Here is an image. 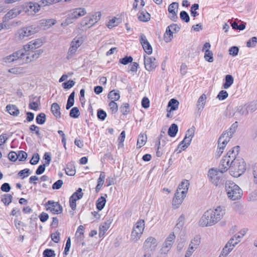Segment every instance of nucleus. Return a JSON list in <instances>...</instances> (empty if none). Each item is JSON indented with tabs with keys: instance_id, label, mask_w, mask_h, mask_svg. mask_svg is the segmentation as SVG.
Returning a JSON list of instances; mask_svg holds the SVG:
<instances>
[{
	"instance_id": "nucleus-54",
	"label": "nucleus",
	"mask_w": 257,
	"mask_h": 257,
	"mask_svg": "<svg viewBox=\"0 0 257 257\" xmlns=\"http://www.w3.org/2000/svg\"><path fill=\"white\" fill-rule=\"evenodd\" d=\"M232 250V249L230 246H229L228 245L226 244L225 246L223 248L221 253L220 255L225 257L227 255L230 253V252Z\"/></svg>"
},
{
	"instance_id": "nucleus-24",
	"label": "nucleus",
	"mask_w": 257,
	"mask_h": 257,
	"mask_svg": "<svg viewBox=\"0 0 257 257\" xmlns=\"http://www.w3.org/2000/svg\"><path fill=\"white\" fill-rule=\"evenodd\" d=\"M231 138H230V137L226 135L225 133H222L218 140V147H220L221 148L224 149Z\"/></svg>"
},
{
	"instance_id": "nucleus-55",
	"label": "nucleus",
	"mask_w": 257,
	"mask_h": 257,
	"mask_svg": "<svg viewBox=\"0 0 257 257\" xmlns=\"http://www.w3.org/2000/svg\"><path fill=\"white\" fill-rule=\"evenodd\" d=\"M133 60L132 56H125L124 58L120 59L119 62L123 65H127L129 63H131Z\"/></svg>"
},
{
	"instance_id": "nucleus-17",
	"label": "nucleus",
	"mask_w": 257,
	"mask_h": 257,
	"mask_svg": "<svg viewBox=\"0 0 257 257\" xmlns=\"http://www.w3.org/2000/svg\"><path fill=\"white\" fill-rule=\"evenodd\" d=\"M186 194H182V191L177 189L173 200L172 205L175 209L178 208L182 204Z\"/></svg>"
},
{
	"instance_id": "nucleus-14",
	"label": "nucleus",
	"mask_w": 257,
	"mask_h": 257,
	"mask_svg": "<svg viewBox=\"0 0 257 257\" xmlns=\"http://www.w3.org/2000/svg\"><path fill=\"white\" fill-rule=\"evenodd\" d=\"M157 246L156 239L153 237H148L145 241L144 244V248L147 252L150 253V251L155 250Z\"/></svg>"
},
{
	"instance_id": "nucleus-39",
	"label": "nucleus",
	"mask_w": 257,
	"mask_h": 257,
	"mask_svg": "<svg viewBox=\"0 0 257 257\" xmlns=\"http://www.w3.org/2000/svg\"><path fill=\"white\" fill-rule=\"evenodd\" d=\"M1 201L6 205H8L12 202L13 199V196L10 194H6L2 195Z\"/></svg>"
},
{
	"instance_id": "nucleus-21",
	"label": "nucleus",
	"mask_w": 257,
	"mask_h": 257,
	"mask_svg": "<svg viewBox=\"0 0 257 257\" xmlns=\"http://www.w3.org/2000/svg\"><path fill=\"white\" fill-rule=\"evenodd\" d=\"M41 6L39 3L36 2H28L26 4V12H31L36 14L38 13L40 10Z\"/></svg>"
},
{
	"instance_id": "nucleus-52",
	"label": "nucleus",
	"mask_w": 257,
	"mask_h": 257,
	"mask_svg": "<svg viewBox=\"0 0 257 257\" xmlns=\"http://www.w3.org/2000/svg\"><path fill=\"white\" fill-rule=\"evenodd\" d=\"M118 19L116 17H113L112 19L110 20L107 24V26L108 28L111 29L114 27H115L118 25V23L116 21H118Z\"/></svg>"
},
{
	"instance_id": "nucleus-33",
	"label": "nucleus",
	"mask_w": 257,
	"mask_h": 257,
	"mask_svg": "<svg viewBox=\"0 0 257 257\" xmlns=\"http://www.w3.org/2000/svg\"><path fill=\"white\" fill-rule=\"evenodd\" d=\"M6 108L7 110L11 115L17 116L20 113L19 109L15 105H8L6 107Z\"/></svg>"
},
{
	"instance_id": "nucleus-31",
	"label": "nucleus",
	"mask_w": 257,
	"mask_h": 257,
	"mask_svg": "<svg viewBox=\"0 0 257 257\" xmlns=\"http://www.w3.org/2000/svg\"><path fill=\"white\" fill-rule=\"evenodd\" d=\"M234 79L232 75L227 74L225 77V82L222 85L224 89H228L233 83Z\"/></svg>"
},
{
	"instance_id": "nucleus-18",
	"label": "nucleus",
	"mask_w": 257,
	"mask_h": 257,
	"mask_svg": "<svg viewBox=\"0 0 257 257\" xmlns=\"http://www.w3.org/2000/svg\"><path fill=\"white\" fill-rule=\"evenodd\" d=\"M21 13V10L19 8H15L9 11L3 17V23L7 22L10 20L16 18Z\"/></svg>"
},
{
	"instance_id": "nucleus-46",
	"label": "nucleus",
	"mask_w": 257,
	"mask_h": 257,
	"mask_svg": "<svg viewBox=\"0 0 257 257\" xmlns=\"http://www.w3.org/2000/svg\"><path fill=\"white\" fill-rule=\"evenodd\" d=\"M204 59L209 62H212L214 60L213 53L208 49L206 50L205 51Z\"/></svg>"
},
{
	"instance_id": "nucleus-63",
	"label": "nucleus",
	"mask_w": 257,
	"mask_h": 257,
	"mask_svg": "<svg viewBox=\"0 0 257 257\" xmlns=\"http://www.w3.org/2000/svg\"><path fill=\"white\" fill-rule=\"evenodd\" d=\"M52 240L55 243H58L60 241V233L58 231L52 233L51 234Z\"/></svg>"
},
{
	"instance_id": "nucleus-35",
	"label": "nucleus",
	"mask_w": 257,
	"mask_h": 257,
	"mask_svg": "<svg viewBox=\"0 0 257 257\" xmlns=\"http://www.w3.org/2000/svg\"><path fill=\"white\" fill-rule=\"evenodd\" d=\"M178 131V125L176 123H173L168 129V134L171 137H174L176 136Z\"/></svg>"
},
{
	"instance_id": "nucleus-6",
	"label": "nucleus",
	"mask_w": 257,
	"mask_h": 257,
	"mask_svg": "<svg viewBox=\"0 0 257 257\" xmlns=\"http://www.w3.org/2000/svg\"><path fill=\"white\" fill-rule=\"evenodd\" d=\"M101 17V14L100 12H97L94 14H89L82 21L81 25L84 27H90L92 26L97 22H98Z\"/></svg>"
},
{
	"instance_id": "nucleus-5",
	"label": "nucleus",
	"mask_w": 257,
	"mask_h": 257,
	"mask_svg": "<svg viewBox=\"0 0 257 257\" xmlns=\"http://www.w3.org/2000/svg\"><path fill=\"white\" fill-rule=\"evenodd\" d=\"M231 168L237 173L236 175L239 176L246 170V164L243 159L237 158L235 160H231Z\"/></svg>"
},
{
	"instance_id": "nucleus-16",
	"label": "nucleus",
	"mask_w": 257,
	"mask_h": 257,
	"mask_svg": "<svg viewBox=\"0 0 257 257\" xmlns=\"http://www.w3.org/2000/svg\"><path fill=\"white\" fill-rule=\"evenodd\" d=\"M82 44V42L79 39H74L71 43L70 47L69 49L67 58L68 59H70L72 56L75 53L77 49Z\"/></svg>"
},
{
	"instance_id": "nucleus-26",
	"label": "nucleus",
	"mask_w": 257,
	"mask_h": 257,
	"mask_svg": "<svg viewBox=\"0 0 257 257\" xmlns=\"http://www.w3.org/2000/svg\"><path fill=\"white\" fill-rule=\"evenodd\" d=\"M138 18L142 22H148L150 19V15L146 11H141L138 13Z\"/></svg>"
},
{
	"instance_id": "nucleus-64",
	"label": "nucleus",
	"mask_w": 257,
	"mask_h": 257,
	"mask_svg": "<svg viewBox=\"0 0 257 257\" xmlns=\"http://www.w3.org/2000/svg\"><path fill=\"white\" fill-rule=\"evenodd\" d=\"M75 82L72 80H69V81L65 82L63 83V88L65 89H70L75 85Z\"/></svg>"
},
{
	"instance_id": "nucleus-56",
	"label": "nucleus",
	"mask_w": 257,
	"mask_h": 257,
	"mask_svg": "<svg viewBox=\"0 0 257 257\" xmlns=\"http://www.w3.org/2000/svg\"><path fill=\"white\" fill-rule=\"evenodd\" d=\"M240 241V240H235V237L233 236L228 240L226 244L233 249L235 246Z\"/></svg>"
},
{
	"instance_id": "nucleus-49",
	"label": "nucleus",
	"mask_w": 257,
	"mask_h": 257,
	"mask_svg": "<svg viewBox=\"0 0 257 257\" xmlns=\"http://www.w3.org/2000/svg\"><path fill=\"white\" fill-rule=\"evenodd\" d=\"M69 115L73 118L78 117L80 115V112L78 107H73L70 111Z\"/></svg>"
},
{
	"instance_id": "nucleus-51",
	"label": "nucleus",
	"mask_w": 257,
	"mask_h": 257,
	"mask_svg": "<svg viewBox=\"0 0 257 257\" xmlns=\"http://www.w3.org/2000/svg\"><path fill=\"white\" fill-rule=\"evenodd\" d=\"M107 116V114L105 111L101 109H99L97 110V116L100 120H104Z\"/></svg>"
},
{
	"instance_id": "nucleus-40",
	"label": "nucleus",
	"mask_w": 257,
	"mask_h": 257,
	"mask_svg": "<svg viewBox=\"0 0 257 257\" xmlns=\"http://www.w3.org/2000/svg\"><path fill=\"white\" fill-rule=\"evenodd\" d=\"M106 203V199L104 197H100L96 201V207L98 210H101L104 207Z\"/></svg>"
},
{
	"instance_id": "nucleus-13",
	"label": "nucleus",
	"mask_w": 257,
	"mask_h": 257,
	"mask_svg": "<svg viewBox=\"0 0 257 257\" xmlns=\"http://www.w3.org/2000/svg\"><path fill=\"white\" fill-rule=\"evenodd\" d=\"M24 51L20 50L14 52L12 54L4 58L3 60L6 63H11L18 60H22V58H24Z\"/></svg>"
},
{
	"instance_id": "nucleus-37",
	"label": "nucleus",
	"mask_w": 257,
	"mask_h": 257,
	"mask_svg": "<svg viewBox=\"0 0 257 257\" xmlns=\"http://www.w3.org/2000/svg\"><path fill=\"white\" fill-rule=\"evenodd\" d=\"M179 102L174 98H172L168 104V107H170V112L176 110L178 108Z\"/></svg>"
},
{
	"instance_id": "nucleus-30",
	"label": "nucleus",
	"mask_w": 257,
	"mask_h": 257,
	"mask_svg": "<svg viewBox=\"0 0 257 257\" xmlns=\"http://www.w3.org/2000/svg\"><path fill=\"white\" fill-rule=\"evenodd\" d=\"M189 183L187 180L182 181L181 183L179 185L177 190L182 191V194H186L188 192Z\"/></svg>"
},
{
	"instance_id": "nucleus-53",
	"label": "nucleus",
	"mask_w": 257,
	"mask_h": 257,
	"mask_svg": "<svg viewBox=\"0 0 257 257\" xmlns=\"http://www.w3.org/2000/svg\"><path fill=\"white\" fill-rule=\"evenodd\" d=\"M180 19L186 23L190 21V17L188 13L186 11H182L180 14Z\"/></svg>"
},
{
	"instance_id": "nucleus-28",
	"label": "nucleus",
	"mask_w": 257,
	"mask_h": 257,
	"mask_svg": "<svg viewBox=\"0 0 257 257\" xmlns=\"http://www.w3.org/2000/svg\"><path fill=\"white\" fill-rule=\"evenodd\" d=\"M237 113L242 116H246L248 114L246 104L240 105L237 107L236 110L234 113V115H236Z\"/></svg>"
},
{
	"instance_id": "nucleus-22",
	"label": "nucleus",
	"mask_w": 257,
	"mask_h": 257,
	"mask_svg": "<svg viewBox=\"0 0 257 257\" xmlns=\"http://www.w3.org/2000/svg\"><path fill=\"white\" fill-rule=\"evenodd\" d=\"M42 42L39 39L33 40L29 42V44L24 46V49L22 50L30 51L33 49H36L40 47L42 45Z\"/></svg>"
},
{
	"instance_id": "nucleus-2",
	"label": "nucleus",
	"mask_w": 257,
	"mask_h": 257,
	"mask_svg": "<svg viewBox=\"0 0 257 257\" xmlns=\"http://www.w3.org/2000/svg\"><path fill=\"white\" fill-rule=\"evenodd\" d=\"M225 190L228 197L232 200L239 199L241 195V190L235 183L227 181L225 183Z\"/></svg>"
},
{
	"instance_id": "nucleus-47",
	"label": "nucleus",
	"mask_w": 257,
	"mask_h": 257,
	"mask_svg": "<svg viewBox=\"0 0 257 257\" xmlns=\"http://www.w3.org/2000/svg\"><path fill=\"white\" fill-rule=\"evenodd\" d=\"M65 173L69 176H74L76 173L75 167L72 165H67L65 169Z\"/></svg>"
},
{
	"instance_id": "nucleus-29",
	"label": "nucleus",
	"mask_w": 257,
	"mask_h": 257,
	"mask_svg": "<svg viewBox=\"0 0 257 257\" xmlns=\"http://www.w3.org/2000/svg\"><path fill=\"white\" fill-rule=\"evenodd\" d=\"M51 111L57 118L61 117L60 107L57 103H53L51 105Z\"/></svg>"
},
{
	"instance_id": "nucleus-9",
	"label": "nucleus",
	"mask_w": 257,
	"mask_h": 257,
	"mask_svg": "<svg viewBox=\"0 0 257 257\" xmlns=\"http://www.w3.org/2000/svg\"><path fill=\"white\" fill-rule=\"evenodd\" d=\"M176 236L174 232L171 233L166 239L161 248L162 253H167L171 248Z\"/></svg>"
},
{
	"instance_id": "nucleus-59",
	"label": "nucleus",
	"mask_w": 257,
	"mask_h": 257,
	"mask_svg": "<svg viewBox=\"0 0 257 257\" xmlns=\"http://www.w3.org/2000/svg\"><path fill=\"white\" fill-rule=\"evenodd\" d=\"M27 154L23 151H20L17 154V157L20 161H24L27 157Z\"/></svg>"
},
{
	"instance_id": "nucleus-60",
	"label": "nucleus",
	"mask_w": 257,
	"mask_h": 257,
	"mask_svg": "<svg viewBox=\"0 0 257 257\" xmlns=\"http://www.w3.org/2000/svg\"><path fill=\"white\" fill-rule=\"evenodd\" d=\"M200 243V238L199 237H195L192 240L190 245L192 246L195 249L198 247Z\"/></svg>"
},
{
	"instance_id": "nucleus-62",
	"label": "nucleus",
	"mask_w": 257,
	"mask_h": 257,
	"mask_svg": "<svg viewBox=\"0 0 257 257\" xmlns=\"http://www.w3.org/2000/svg\"><path fill=\"white\" fill-rule=\"evenodd\" d=\"M109 106L110 107V109L112 110L113 113H115L118 110V106L117 103L114 101L111 100L109 103Z\"/></svg>"
},
{
	"instance_id": "nucleus-3",
	"label": "nucleus",
	"mask_w": 257,
	"mask_h": 257,
	"mask_svg": "<svg viewBox=\"0 0 257 257\" xmlns=\"http://www.w3.org/2000/svg\"><path fill=\"white\" fill-rule=\"evenodd\" d=\"M223 173L220 172V170L212 168L208 171V178L209 180L216 186H220L223 185L225 181Z\"/></svg>"
},
{
	"instance_id": "nucleus-57",
	"label": "nucleus",
	"mask_w": 257,
	"mask_h": 257,
	"mask_svg": "<svg viewBox=\"0 0 257 257\" xmlns=\"http://www.w3.org/2000/svg\"><path fill=\"white\" fill-rule=\"evenodd\" d=\"M44 257H55V251L51 249H46L43 252Z\"/></svg>"
},
{
	"instance_id": "nucleus-50",
	"label": "nucleus",
	"mask_w": 257,
	"mask_h": 257,
	"mask_svg": "<svg viewBox=\"0 0 257 257\" xmlns=\"http://www.w3.org/2000/svg\"><path fill=\"white\" fill-rule=\"evenodd\" d=\"M120 111L123 115L127 114L130 112V105L128 103H123L120 107Z\"/></svg>"
},
{
	"instance_id": "nucleus-34",
	"label": "nucleus",
	"mask_w": 257,
	"mask_h": 257,
	"mask_svg": "<svg viewBox=\"0 0 257 257\" xmlns=\"http://www.w3.org/2000/svg\"><path fill=\"white\" fill-rule=\"evenodd\" d=\"M147 137L145 134H141L138 139L137 141V148H141L142 146L145 145L147 142Z\"/></svg>"
},
{
	"instance_id": "nucleus-1",
	"label": "nucleus",
	"mask_w": 257,
	"mask_h": 257,
	"mask_svg": "<svg viewBox=\"0 0 257 257\" xmlns=\"http://www.w3.org/2000/svg\"><path fill=\"white\" fill-rule=\"evenodd\" d=\"M225 214L224 210L220 206L217 207L215 210L206 211L201 217L199 221L201 226H212L219 221Z\"/></svg>"
},
{
	"instance_id": "nucleus-27",
	"label": "nucleus",
	"mask_w": 257,
	"mask_h": 257,
	"mask_svg": "<svg viewBox=\"0 0 257 257\" xmlns=\"http://www.w3.org/2000/svg\"><path fill=\"white\" fill-rule=\"evenodd\" d=\"M111 222L110 220L105 221L99 227V235L100 237L102 236L109 228Z\"/></svg>"
},
{
	"instance_id": "nucleus-43",
	"label": "nucleus",
	"mask_w": 257,
	"mask_h": 257,
	"mask_svg": "<svg viewBox=\"0 0 257 257\" xmlns=\"http://www.w3.org/2000/svg\"><path fill=\"white\" fill-rule=\"evenodd\" d=\"M179 7V4L176 2H173L168 7V12L170 14L177 13Z\"/></svg>"
},
{
	"instance_id": "nucleus-25",
	"label": "nucleus",
	"mask_w": 257,
	"mask_h": 257,
	"mask_svg": "<svg viewBox=\"0 0 257 257\" xmlns=\"http://www.w3.org/2000/svg\"><path fill=\"white\" fill-rule=\"evenodd\" d=\"M239 152V147L238 146H235L232 148L230 150H229L226 156H227L231 160H235L237 159L236 158V156L238 154Z\"/></svg>"
},
{
	"instance_id": "nucleus-23",
	"label": "nucleus",
	"mask_w": 257,
	"mask_h": 257,
	"mask_svg": "<svg viewBox=\"0 0 257 257\" xmlns=\"http://www.w3.org/2000/svg\"><path fill=\"white\" fill-rule=\"evenodd\" d=\"M24 58H22L23 63L30 62L38 57L37 55H34V51H24Z\"/></svg>"
},
{
	"instance_id": "nucleus-19",
	"label": "nucleus",
	"mask_w": 257,
	"mask_h": 257,
	"mask_svg": "<svg viewBox=\"0 0 257 257\" xmlns=\"http://www.w3.org/2000/svg\"><path fill=\"white\" fill-rule=\"evenodd\" d=\"M140 41L145 52L148 54H152V46L147 40V38L144 34H141Z\"/></svg>"
},
{
	"instance_id": "nucleus-20",
	"label": "nucleus",
	"mask_w": 257,
	"mask_h": 257,
	"mask_svg": "<svg viewBox=\"0 0 257 257\" xmlns=\"http://www.w3.org/2000/svg\"><path fill=\"white\" fill-rule=\"evenodd\" d=\"M231 160L227 156L223 157L219 166L221 173L225 172L229 168H231Z\"/></svg>"
},
{
	"instance_id": "nucleus-8",
	"label": "nucleus",
	"mask_w": 257,
	"mask_h": 257,
	"mask_svg": "<svg viewBox=\"0 0 257 257\" xmlns=\"http://www.w3.org/2000/svg\"><path fill=\"white\" fill-rule=\"evenodd\" d=\"M195 131V128L193 126L186 131L184 140L179 144V146L183 145L181 147L182 150H185L190 145L192 138L194 136Z\"/></svg>"
},
{
	"instance_id": "nucleus-41",
	"label": "nucleus",
	"mask_w": 257,
	"mask_h": 257,
	"mask_svg": "<svg viewBox=\"0 0 257 257\" xmlns=\"http://www.w3.org/2000/svg\"><path fill=\"white\" fill-rule=\"evenodd\" d=\"M173 32L167 27L164 34V40L166 42H169L172 40L173 37Z\"/></svg>"
},
{
	"instance_id": "nucleus-10",
	"label": "nucleus",
	"mask_w": 257,
	"mask_h": 257,
	"mask_svg": "<svg viewBox=\"0 0 257 257\" xmlns=\"http://www.w3.org/2000/svg\"><path fill=\"white\" fill-rule=\"evenodd\" d=\"M36 32V28L32 26L24 27L18 31L17 34L20 39L22 40L25 37H29Z\"/></svg>"
},
{
	"instance_id": "nucleus-61",
	"label": "nucleus",
	"mask_w": 257,
	"mask_h": 257,
	"mask_svg": "<svg viewBox=\"0 0 257 257\" xmlns=\"http://www.w3.org/2000/svg\"><path fill=\"white\" fill-rule=\"evenodd\" d=\"M257 43V37H253L249 39L246 43V46L248 47H253L256 45Z\"/></svg>"
},
{
	"instance_id": "nucleus-45",
	"label": "nucleus",
	"mask_w": 257,
	"mask_h": 257,
	"mask_svg": "<svg viewBox=\"0 0 257 257\" xmlns=\"http://www.w3.org/2000/svg\"><path fill=\"white\" fill-rule=\"evenodd\" d=\"M41 97L39 96L38 98V100L37 101H32L30 102L29 105V107L31 109L37 110L39 108V106L40 104V99Z\"/></svg>"
},
{
	"instance_id": "nucleus-7",
	"label": "nucleus",
	"mask_w": 257,
	"mask_h": 257,
	"mask_svg": "<svg viewBox=\"0 0 257 257\" xmlns=\"http://www.w3.org/2000/svg\"><path fill=\"white\" fill-rule=\"evenodd\" d=\"M87 13L86 10L83 8H78L73 9L70 14L69 17L66 19L65 23L62 25H68L73 22V20H75L79 17L84 16Z\"/></svg>"
},
{
	"instance_id": "nucleus-4",
	"label": "nucleus",
	"mask_w": 257,
	"mask_h": 257,
	"mask_svg": "<svg viewBox=\"0 0 257 257\" xmlns=\"http://www.w3.org/2000/svg\"><path fill=\"white\" fill-rule=\"evenodd\" d=\"M145 228L144 220H139L134 225L131 235V240L134 242L138 241L141 237Z\"/></svg>"
},
{
	"instance_id": "nucleus-42",
	"label": "nucleus",
	"mask_w": 257,
	"mask_h": 257,
	"mask_svg": "<svg viewBox=\"0 0 257 257\" xmlns=\"http://www.w3.org/2000/svg\"><path fill=\"white\" fill-rule=\"evenodd\" d=\"M108 98L112 100L116 101L120 98V95L118 92H115V90L110 91L108 94Z\"/></svg>"
},
{
	"instance_id": "nucleus-44",
	"label": "nucleus",
	"mask_w": 257,
	"mask_h": 257,
	"mask_svg": "<svg viewBox=\"0 0 257 257\" xmlns=\"http://www.w3.org/2000/svg\"><path fill=\"white\" fill-rule=\"evenodd\" d=\"M36 120L37 123L43 124L46 121V114L44 113H40L37 115Z\"/></svg>"
},
{
	"instance_id": "nucleus-12",
	"label": "nucleus",
	"mask_w": 257,
	"mask_h": 257,
	"mask_svg": "<svg viewBox=\"0 0 257 257\" xmlns=\"http://www.w3.org/2000/svg\"><path fill=\"white\" fill-rule=\"evenodd\" d=\"M144 64L146 70L149 71L155 69L158 65V62L154 57L144 56Z\"/></svg>"
},
{
	"instance_id": "nucleus-15",
	"label": "nucleus",
	"mask_w": 257,
	"mask_h": 257,
	"mask_svg": "<svg viewBox=\"0 0 257 257\" xmlns=\"http://www.w3.org/2000/svg\"><path fill=\"white\" fill-rule=\"evenodd\" d=\"M46 205H49L47 210H49L53 214H60L63 210L62 206L58 203L53 201H48Z\"/></svg>"
},
{
	"instance_id": "nucleus-32",
	"label": "nucleus",
	"mask_w": 257,
	"mask_h": 257,
	"mask_svg": "<svg viewBox=\"0 0 257 257\" xmlns=\"http://www.w3.org/2000/svg\"><path fill=\"white\" fill-rule=\"evenodd\" d=\"M206 98L207 97L205 94H203L200 96L197 101V107L198 110H202L204 108L205 105Z\"/></svg>"
},
{
	"instance_id": "nucleus-48",
	"label": "nucleus",
	"mask_w": 257,
	"mask_h": 257,
	"mask_svg": "<svg viewBox=\"0 0 257 257\" xmlns=\"http://www.w3.org/2000/svg\"><path fill=\"white\" fill-rule=\"evenodd\" d=\"M248 113L253 112L257 109V102H251L248 104H246Z\"/></svg>"
},
{
	"instance_id": "nucleus-58",
	"label": "nucleus",
	"mask_w": 257,
	"mask_h": 257,
	"mask_svg": "<svg viewBox=\"0 0 257 257\" xmlns=\"http://www.w3.org/2000/svg\"><path fill=\"white\" fill-rule=\"evenodd\" d=\"M228 96L227 92L225 90H221L217 96V98L220 100L225 99Z\"/></svg>"
},
{
	"instance_id": "nucleus-36",
	"label": "nucleus",
	"mask_w": 257,
	"mask_h": 257,
	"mask_svg": "<svg viewBox=\"0 0 257 257\" xmlns=\"http://www.w3.org/2000/svg\"><path fill=\"white\" fill-rule=\"evenodd\" d=\"M237 127L238 122L237 121H235L231 125V126L228 130L226 131L225 132H224L223 133H225L226 135H227L228 136H229V137H230V138H232V135L235 132Z\"/></svg>"
},
{
	"instance_id": "nucleus-38",
	"label": "nucleus",
	"mask_w": 257,
	"mask_h": 257,
	"mask_svg": "<svg viewBox=\"0 0 257 257\" xmlns=\"http://www.w3.org/2000/svg\"><path fill=\"white\" fill-rule=\"evenodd\" d=\"M61 1L62 0H40L39 3L41 7H44L57 4Z\"/></svg>"
},
{
	"instance_id": "nucleus-11",
	"label": "nucleus",
	"mask_w": 257,
	"mask_h": 257,
	"mask_svg": "<svg viewBox=\"0 0 257 257\" xmlns=\"http://www.w3.org/2000/svg\"><path fill=\"white\" fill-rule=\"evenodd\" d=\"M83 193L82 192V189L81 188H79L70 197V206L73 210H75L76 209V201L80 199L83 197Z\"/></svg>"
}]
</instances>
